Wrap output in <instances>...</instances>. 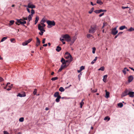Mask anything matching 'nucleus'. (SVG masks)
Returning <instances> with one entry per match:
<instances>
[{"mask_svg": "<svg viewBox=\"0 0 134 134\" xmlns=\"http://www.w3.org/2000/svg\"><path fill=\"white\" fill-rule=\"evenodd\" d=\"M46 21V20L44 18H43L41 20V23H44Z\"/></svg>", "mask_w": 134, "mask_h": 134, "instance_id": "58836bf2", "label": "nucleus"}, {"mask_svg": "<svg viewBox=\"0 0 134 134\" xmlns=\"http://www.w3.org/2000/svg\"><path fill=\"white\" fill-rule=\"evenodd\" d=\"M67 67V66L66 65H61L60 68L59 69L58 71V72H61L62 70L64 69V68Z\"/></svg>", "mask_w": 134, "mask_h": 134, "instance_id": "1a4fd4ad", "label": "nucleus"}, {"mask_svg": "<svg viewBox=\"0 0 134 134\" xmlns=\"http://www.w3.org/2000/svg\"><path fill=\"white\" fill-rule=\"evenodd\" d=\"M104 13H103L100 14L99 15V17H101V16H103V15H104Z\"/></svg>", "mask_w": 134, "mask_h": 134, "instance_id": "bf43d9fd", "label": "nucleus"}, {"mask_svg": "<svg viewBox=\"0 0 134 134\" xmlns=\"http://www.w3.org/2000/svg\"><path fill=\"white\" fill-rule=\"evenodd\" d=\"M39 19V17L38 16H36V18L35 21V25L37 24V23Z\"/></svg>", "mask_w": 134, "mask_h": 134, "instance_id": "b1692460", "label": "nucleus"}, {"mask_svg": "<svg viewBox=\"0 0 134 134\" xmlns=\"http://www.w3.org/2000/svg\"><path fill=\"white\" fill-rule=\"evenodd\" d=\"M41 23V24L42 25V26L43 27H44L46 25L44 24L43 23Z\"/></svg>", "mask_w": 134, "mask_h": 134, "instance_id": "3c124183", "label": "nucleus"}, {"mask_svg": "<svg viewBox=\"0 0 134 134\" xmlns=\"http://www.w3.org/2000/svg\"><path fill=\"white\" fill-rule=\"evenodd\" d=\"M61 62L62 63L63 65H65L66 64L65 60L63 58H62L61 60Z\"/></svg>", "mask_w": 134, "mask_h": 134, "instance_id": "dca6fc26", "label": "nucleus"}, {"mask_svg": "<svg viewBox=\"0 0 134 134\" xmlns=\"http://www.w3.org/2000/svg\"><path fill=\"white\" fill-rule=\"evenodd\" d=\"M96 48L95 47H93L92 48V53H93L94 54L95 53Z\"/></svg>", "mask_w": 134, "mask_h": 134, "instance_id": "c03bdc74", "label": "nucleus"}, {"mask_svg": "<svg viewBox=\"0 0 134 134\" xmlns=\"http://www.w3.org/2000/svg\"><path fill=\"white\" fill-rule=\"evenodd\" d=\"M14 22V20H10L9 21V23L8 24V25L9 26H10L11 25H12L13 24Z\"/></svg>", "mask_w": 134, "mask_h": 134, "instance_id": "4be33fe9", "label": "nucleus"}, {"mask_svg": "<svg viewBox=\"0 0 134 134\" xmlns=\"http://www.w3.org/2000/svg\"><path fill=\"white\" fill-rule=\"evenodd\" d=\"M10 41L12 42L15 43V39L14 38H12L10 40Z\"/></svg>", "mask_w": 134, "mask_h": 134, "instance_id": "de8ad7c7", "label": "nucleus"}, {"mask_svg": "<svg viewBox=\"0 0 134 134\" xmlns=\"http://www.w3.org/2000/svg\"><path fill=\"white\" fill-rule=\"evenodd\" d=\"M62 37L65 39V40L67 42L70 41L71 38L70 36L68 34H65L63 35Z\"/></svg>", "mask_w": 134, "mask_h": 134, "instance_id": "20e7f679", "label": "nucleus"}, {"mask_svg": "<svg viewBox=\"0 0 134 134\" xmlns=\"http://www.w3.org/2000/svg\"><path fill=\"white\" fill-rule=\"evenodd\" d=\"M91 92L92 93H95L96 92H97V89H96L95 90H92V88H91Z\"/></svg>", "mask_w": 134, "mask_h": 134, "instance_id": "e433bc0d", "label": "nucleus"}, {"mask_svg": "<svg viewBox=\"0 0 134 134\" xmlns=\"http://www.w3.org/2000/svg\"><path fill=\"white\" fill-rule=\"evenodd\" d=\"M107 25V24L106 23L104 22L103 23V26L104 27L105 26Z\"/></svg>", "mask_w": 134, "mask_h": 134, "instance_id": "5fc2aeb1", "label": "nucleus"}, {"mask_svg": "<svg viewBox=\"0 0 134 134\" xmlns=\"http://www.w3.org/2000/svg\"><path fill=\"white\" fill-rule=\"evenodd\" d=\"M32 40V38H30L28 40L26 41V42L27 43V44L29 43Z\"/></svg>", "mask_w": 134, "mask_h": 134, "instance_id": "a19ab883", "label": "nucleus"}, {"mask_svg": "<svg viewBox=\"0 0 134 134\" xmlns=\"http://www.w3.org/2000/svg\"><path fill=\"white\" fill-rule=\"evenodd\" d=\"M110 118L108 116H106L105 117L104 119V120H107V121H108L110 120Z\"/></svg>", "mask_w": 134, "mask_h": 134, "instance_id": "cd10ccee", "label": "nucleus"}, {"mask_svg": "<svg viewBox=\"0 0 134 134\" xmlns=\"http://www.w3.org/2000/svg\"><path fill=\"white\" fill-rule=\"evenodd\" d=\"M97 57H96L95 58V59H94V60H93V61H94V62H96V61L97 60Z\"/></svg>", "mask_w": 134, "mask_h": 134, "instance_id": "680f3d73", "label": "nucleus"}, {"mask_svg": "<svg viewBox=\"0 0 134 134\" xmlns=\"http://www.w3.org/2000/svg\"><path fill=\"white\" fill-rule=\"evenodd\" d=\"M87 36L88 38H90L91 37H92V36L90 34H87Z\"/></svg>", "mask_w": 134, "mask_h": 134, "instance_id": "49530a36", "label": "nucleus"}, {"mask_svg": "<svg viewBox=\"0 0 134 134\" xmlns=\"http://www.w3.org/2000/svg\"><path fill=\"white\" fill-rule=\"evenodd\" d=\"M59 90L61 92H62L65 91V89L62 87H60L59 89Z\"/></svg>", "mask_w": 134, "mask_h": 134, "instance_id": "c85d7f7f", "label": "nucleus"}, {"mask_svg": "<svg viewBox=\"0 0 134 134\" xmlns=\"http://www.w3.org/2000/svg\"><path fill=\"white\" fill-rule=\"evenodd\" d=\"M122 33H123L122 32H119L118 33V35H119L120 34H122Z\"/></svg>", "mask_w": 134, "mask_h": 134, "instance_id": "338daca9", "label": "nucleus"}, {"mask_svg": "<svg viewBox=\"0 0 134 134\" xmlns=\"http://www.w3.org/2000/svg\"><path fill=\"white\" fill-rule=\"evenodd\" d=\"M84 100V99L82 100V101L80 103V108H82L83 105L84 104V102H83V100Z\"/></svg>", "mask_w": 134, "mask_h": 134, "instance_id": "a878e982", "label": "nucleus"}, {"mask_svg": "<svg viewBox=\"0 0 134 134\" xmlns=\"http://www.w3.org/2000/svg\"><path fill=\"white\" fill-rule=\"evenodd\" d=\"M44 27H43L40 24H39L38 25V29L40 31L42 29H43Z\"/></svg>", "mask_w": 134, "mask_h": 134, "instance_id": "a211bd4d", "label": "nucleus"}, {"mask_svg": "<svg viewBox=\"0 0 134 134\" xmlns=\"http://www.w3.org/2000/svg\"><path fill=\"white\" fill-rule=\"evenodd\" d=\"M7 38V37H4L1 40V42H2L6 40Z\"/></svg>", "mask_w": 134, "mask_h": 134, "instance_id": "c9c22d12", "label": "nucleus"}, {"mask_svg": "<svg viewBox=\"0 0 134 134\" xmlns=\"http://www.w3.org/2000/svg\"><path fill=\"white\" fill-rule=\"evenodd\" d=\"M19 121L20 122H23L24 120V118H21L19 119Z\"/></svg>", "mask_w": 134, "mask_h": 134, "instance_id": "ea45409f", "label": "nucleus"}, {"mask_svg": "<svg viewBox=\"0 0 134 134\" xmlns=\"http://www.w3.org/2000/svg\"><path fill=\"white\" fill-rule=\"evenodd\" d=\"M31 14H32V15L33 16V15L35 13V10L32 9L31 10Z\"/></svg>", "mask_w": 134, "mask_h": 134, "instance_id": "79ce46f5", "label": "nucleus"}, {"mask_svg": "<svg viewBox=\"0 0 134 134\" xmlns=\"http://www.w3.org/2000/svg\"><path fill=\"white\" fill-rule=\"evenodd\" d=\"M26 21H21V24H26Z\"/></svg>", "mask_w": 134, "mask_h": 134, "instance_id": "864d4df0", "label": "nucleus"}, {"mask_svg": "<svg viewBox=\"0 0 134 134\" xmlns=\"http://www.w3.org/2000/svg\"><path fill=\"white\" fill-rule=\"evenodd\" d=\"M82 75V73L81 72L79 75L78 76V78H79V81H80V78H81V76Z\"/></svg>", "mask_w": 134, "mask_h": 134, "instance_id": "4c0bfd02", "label": "nucleus"}, {"mask_svg": "<svg viewBox=\"0 0 134 134\" xmlns=\"http://www.w3.org/2000/svg\"><path fill=\"white\" fill-rule=\"evenodd\" d=\"M128 31H134V29L132 28V27H131L130 28V29H129L128 30Z\"/></svg>", "mask_w": 134, "mask_h": 134, "instance_id": "f704fd0d", "label": "nucleus"}, {"mask_svg": "<svg viewBox=\"0 0 134 134\" xmlns=\"http://www.w3.org/2000/svg\"><path fill=\"white\" fill-rule=\"evenodd\" d=\"M126 68H124V70H122L123 72L124 73V75H125L126 73Z\"/></svg>", "mask_w": 134, "mask_h": 134, "instance_id": "473e14b6", "label": "nucleus"}, {"mask_svg": "<svg viewBox=\"0 0 134 134\" xmlns=\"http://www.w3.org/2000/svg\"><path fill=\"white\" fill-rule=\"evenodd\" d=\"M76 39V38L75 37H73L72 39L71 40V43H70V45H71L73 44V43L75 41Z\"/></svg>", "mask_w": 134, "mask_h": 134, "instance_id": "9b49d317", "label": "nucleus"}, {"mask_svg": "<svg viewBox=\"0 0 134 134\" xmlns=\"http://www.w3.org/2000/svg\"><path fill=\"white\" fill-rule=\"evenodd\" d=\"M41 32H40L39 33V34L40 35H42L43 33V32L42 31H40Z\"/></svg>", "mask_w": 134, "mask_h": 134, "instance_id": "8fccbe9b", "label": "nucleus"}, {"mask_svg": "<svg viewBox=\"0 0 134 134\" xmlns=\"http://www.w3.org/2000/svg\"><path fill=\"white\" fill-rule=\"evenodd\" d=\"M27 43L26 41L25 42H23L22 43V45L23 46H25L27 44Z\"/></svg>", "mask_w": 134, "mask_h": 134, "instance_id": "a18cd8bd", "label": "nucleus"}, {"mask_svg": "<svg viewBox=\"0 0 134 134\" xmlns=\"http://www.w3.org/2000/svg\"><path fill=\"white\" fill-rule=\"evenodd\" d=\"M133 76L132 75L128 77V81L129 82H131L133 80Z\"/></svg>", "mask_w": 134, "mask_h": 134, "instance_id": "ddd939ff", "label": "nucleus"}, {"mask_svg": "<svg viewBox=\"0 0 134 134\" xmlns=\"http://www.w3.org/2000/svg\"><path fill=\"white\" fill-rule=\"evenodd\" d=\"M85 69V67L84 66H81L80 68V69L82 71V70H84Z\"/></svg>", "mask_w": 134, "mask_h": 134, "instance_id": "09e8293b", "label": "nucleus"}, {"mask_svg": "<svg viewBox=\"0 0 134 134\" xmlns=\"http://www.w3.org/2000/svg\"><path fill=\"white\" fill-rule=\"evenodd\" d=\"M129 8L128 7H125L122 6V8L123 9H124L126 8Z\"/></svg>", "mask_w": 134, "mask_h": 134, "instance_id": "6e6d98bb", "label": "nucleus"}, {"mask_svg": "<svg viewBox=\"0 0 134 134\" xmlns=\"http://www.w3.org/2000/svg\"><path fill=\"white\" fill-rule=\"evenodd\" d=\"M118 105L120 108H121L123 107V104L122 103H121L118 104Z\"/></svg>", "mask_w": 134, "mask_h": 134, "instance_id": "7c9ffc66", "label": "nucleus"}, {"mask_svg": "<svg viewBox=\"0 0 134 134\" xmlns=\"http://www.w3.org/2000/svg\"><path fill=\"white\" fill-rule=\"evenodd\" d=\"M61 98L60 96H59L57 97V98L55 99V101L57 102H59L60 101L59 99Z\"/></svg>", "mask_w": 134, "mask_h": 134, "instance_id": "aec40b11", "label": "nucleus"}, {"mask_svg": "<svg viewBox=\"0 0 134 134\" xmlns=\"http://www.w3.org/2000/svg\"><path fill=\"white\" fill-rule=\"evenodd\" d=\"M46 22L48 24V27L49 28L54 26L55 24V22L54 21L47 20Z\"/></svg>", "mask_w": 134, "mask_h": 134, "instance_id": "7ed1b4c3", "label": "nucleus"}, {"mask_svg": "<svg viewBox=\"0 0 134 134\" xmlns=\"http://www.w3.org/2000/svg\"><path fill=\"white\" fill-rule=\"evenodd\" d=\"M61 48L59 47V46H58L57 47V48L56 49V50L58 52H59L61 50Z\"/></svg>", "mask_w": 134, "mask_h": 134, "instance_id": "6ab92c4d", "label": "nucleus"}, {"mask_svg": "<svg viewBox=\"0 0 134 134\" xmlns=\"http://www.w3.org/2000/svg\"><path fill=\"white\" fill-rule=\"evenodd\" d=\"M3 79L1 77H0V82L3 81Z\"/></svg>", "mask_w": 134, "mask_h": 134, "instance_id": "052dcab7", "label": "nucleus"}, {"mask_svg": "<svg viewBox=\"0 0 134 134\" xmlns=\"http://www.w3.org/2000/svg\"><path fill=\"white\" fill-rule=\"evenodd\" d=\"M33 16L32 15V14H30L29 15L27 18V19H28V20L29 21H30L32 19V16Z\"/></svg>", "mask_w": 134, "mask_h": 134, "instance_id": "393cba45", "label": "nucleus"}, {"mask_svg": "<svg viewBox=\"0 0 134 134\" xmlns=\"http://www.w3.org/2000/svg\"><path fill=\"white\" fill-rule=\"evenodd\" d=\"M104 69V66H102L98 69V70H101L103 71Z\"/></svg>", "mask_w": 134, "mask_h": 134, "instance_id": "2f4dec72", "label": "nucleus"}, {"mask_svg": "<svg viewBox=\"0 0 134 134\" xmlns=\"http://www.w3.org/2000/svg\"><path fill=\"white\" fill-rule=\"evenodd\" d=\"M129 91L126 90L122 94V96L123 97H124L126 96L129 95Z\"/></svg>", "mask_w": 134, "mask_h": 134, "instance_id": "6e6552de", "label": "nucleus"}, {"mask_svg": "<svg viewBox=\"0 0 134 134\" xmlns=\"http://www.w3.org/2000/svg\"><path fill=\"white\" fill-rule=\"evenodd\" d=\"M96 2L97 3L100 5H101L103 4V2H102L101 0H97Z\"/></svg>", "mask_w": 134, "mask_h": 134, "instance_id": "412c9836", "label": "nucleus"}, {"mask_svg": "<svg viewBox=\"0 0 134 134\" xmlns=\"http://www.w3.org/2000/svg\"><path fill=\"white\" fill-rule=\"evenodd\" d=\"M27 11H28V12L29 13H30V9L28 8H27Z\"/></svg>", "mask_w": 134, "mask_h": 134, "instance_id": "69168bd1", "label": "nucleus"}, {"mask_svg": "<svg viewBox=\"0 0 134 134\" xmlns=\"http://www.w3.org/2000/svg\"><path fill=\"white\" fill-rule=\"evenodd\" d=\"M23 19V20H27V17H25V18H24V17H23L22 18Z\"/></svg>", "mask_w": 134, "mask_h": 134, "instance_id": "13d9d810", "label": "nucleus"}, {"mask_svg": "<svg viewBox=\"0 0 134 134\" xmlns=\"http://www.w3.org/2000/svg\"><path fill=\"white\" fill-rule=\"evenodd\" d=\"M93 11L91 10L90 11H89L88 12V13L90 14H91L92 13Z\"/></svg>", "mask_w": 134, "mask_h": 134, "instance_id": "0e129e2a", "label": "nucleus"}, {"mask_svg": "<svg viewBox=\"0 0 134 134\" xmlns=\"http://www.w3.org/2000/svg\"><path fill=\"white\" fill-rule=\"evenodd\" d=\"M45 40H46V39L45 38H44L43 39V40H42V43L43 44L45 42Z\"/></svg>", "mask_w": 134, "mask_h": 134, "instance_id": "4d7b16f0", "label": "nucleus"}, {"mask_svg": "<svg viewBox=\"0 0 134 134\" xmlns=\"http://www.w3.org/2000/svg\"><path fill=\"white\" fill-rule=\"evenodd\" d=\"M106 92L105 96V97L107 98H108L109 97V93L107 91V90H105Z\"/></svg>", "mask_w": 134, "mask_h": 134, "instance_id": "2eb2a0df", "label": "nucleus"}, {"mask_svg": "<svg viewBox=\"0 0 134 134\" xmlns=\"http://www.w3.org/2000/svg\"><path fill=\"white\" fill-rule=\"evenodd\" d=\"M126 27L125 26H120L119 28V29L120 30H122L126 28Z\"/></svg>", "mask_w": 134, "mask_h": 134, "instance_id": "bb28decb", "label": "nucleus"}, {"mask_svg": "<svg viewBox=\"0 0 134 134\" xmlns=\"http://www.w3.org/2000/svg\"><path fill=\"white\" fill-rule=\"evenodd\" d=\"M37 90L36 89H35L34 90V91L33 92V93L34 95H36L37 93Z\"/></svg>", "mask_w": 134, "mask_h": 134, "instance_id": "37998d69", "label": "nucleus"}, {"mask_svg": "<svg viewBox=\"0 0 134 134\" xmlns=\"http://www.w3.org/2000/svg\"><path fill=\"white\" fill-rule=\"evenodd\" d=\"M107 10H106L100 9L99 10H96L94 12L96 13H99L102 12H106Z\"/></svg>", "mask_w": 134, "mask_h": 134, "instance_id": "0eeeda50", "label": "nucleus"}, {"mask_svg": "<svg viewBox=\"0 0 134 134\" xmlns=\"http://www.w3.org/2000/svg\"><path fill=\"white\" fill-rule=\"evenodd\" d=\"M64 57L66 59L69 58V62H71L73 58L71 55L68 52L65 53Z\"/></svg>", "mask_w": 134, "mask_h": 134, "instance_id": "f03ea898", "label": "nucleus"}, {"mask_svg": "<svg viewBox=\"0 0 134 134\" xmlns=\"http://www.w3.org/2000/svg\"><path fill=\"white\" fill-rule=\"evenodd\" d=\"M27 7L28 8H35L36 7V6L35 5L32 4L31 2H29L28 4L27 5Z\"/></svg>", "mask_w": 134, "mask_h": 134, "instance_id": "423d86ee", "label": "nucleus"}, {"mask_svg": "<svg viewBox=\"0 0 134 134\" xmlns=\"http://www.w3.org/2000/svg\"><path fill=\"white\" fill-rule=\"evenodd\" d=\"M134 92L130 91L129 92V95L130 97H133L134 96Z\"/></svg>", "mask_w": 134, "mask_h": 134, "instance_id": "f8f14e48", "label": "nucleus"}, {"mask_svg": "<svg viewBox=\"0 0 134 134\" xmlns=\"http://www.w3.org/2000/svg\"><path fill=\"white\" fill-rule=\"evenodd\" d=\"M97 26L95 24L91 25L89 30V32L93 34L94 33L96 30Z\"/></svg>", "mask_w": 134, "mask_h": 134, "instance_id": "f257e3e1", "label": "nucleus"}, {"mask_svg": "<svg viewBox=\"0 0 134 134\" xmlns=\"http://www.w3.org/2000/svg\"><path fill=\"white\" fill-rule=\"evenodd\" d=\"M36 38L37 40V42L36 46H38L40 44V41L39 38L37 37H36Z\"/></svg>", "mask_w": 134, "mask_h": 134, "instance_id": "9d476101", "label": "nucleus"}, {"mask_svg": "<svg viewBox=\"0 0 134 134\" xmlns=\"http://www.w3.org/2000/svg\"><path fill=\"white\" fill-rule=\"evenodd\" d=\"M17 21L16 22V24L18 25H19V24H18V23H19L20 24H21V21H20V20H19V19H18L17 20Z\"/></svg>", "mask_w": 134, "mask_h": 134, "instance_id": "c756f323", "label": "nucleus"}, {"mask_svg": "<svg viewBox=\"0 0 134 134\" xmlns=\"http://www.w3.org/2000/svg\"><path fill=\"white\" fill-rule=\"evenodd\" d=\"M107 75H105L104 76L103 79V81L105 82H107L106 81V79L107 78Z\"/></svg>", "mask_w": 134, "mask_h": 134, "instance_id": "5701e85b", "label": "nucleus"}, {"mask_svg": "<svg viewBox=\"0 0 134 134\" xmlns=\"http://www.w3.org/2000/svg\"><path fill=\"white\" fill-rule=\"evenodd\" d=\"M58 79V78L57 77H53L52 78L51 80L52 81H55L56 80H57Z\"/></svg>", "mask_w": 134, "mask_h": 134, "instance_id": "72a5a7b5", "label": "nucleus"}, {"mask_svg": "<svg viewBox=\"0 0 134 134\" xmlns=\"http://www.w3.org/2000/svg\"><path fill=\"white\" fill-rule=\"evenodd\" d=\"M26 96L25 93V92H24L23 94H21L20 93H19L17 95V96H19L20 97H24Z\"/></svg>", "mask_w": 134, "mask_h": 134, "instance_id": "4468645a", "label": "nucleus"}, {"mask_svg": "<svg viewBox=\"0 0 134 134\" xmlns=\"http://www.w3.org/2000/svg\"><path fill=\"white\" fill-rule=\"evenodd\" d=\"M59 96H60L59 95V93L58 92H55L54 94V96L55 97H58Z\"/></svg>", "mask_w": 134, "mask_h": 134, "instance_id": "f3484780", "label": "nucleus"}, {"mask_svg": "<svg viewBox=\"0 0 134 134\" xmlns=\"http://www.w3.org/2000/svg\"><path fill=\"white\" fill-rule=\"evenodd\" d=\"M3 133L4 134H10L6 131H3Z\"/></svg>", "mask_w": 134, "mask_h": 134, "instance_id": "603ef678", "label": "nucleus"}, {"mask_svg": "<svg viewBox=\"0 0 134 134\" xmlns=\"http://www.w3.org/2000/svg\"><path fill=\"white\" fill-rule=\"evenodd\" d=\"M116 27H115L111 30V33L114 35H116L118 33V31L116 30Z\"/></svg>", "mask_w": 134, "mask_h": 134, "instance_id": "39448f33", "label": "nucleus"}, {"mask_svg": "<svg viewBox=\"0 0 134 134\" xmlns=\"http://www.w3.org/2000/svg\"><path fill=\"white\" fill-rule=\"evenodd\" d=\"M60 40L62 42V41H64V39L63 38L62 39L60 38Z\"/></svg>", "mask_w": 134, "mask_h": 134, "instance_id": "e2e57ef3", "label": "nucleus"}, {"mask_svg": "<svg viewBox=\"0 0 134 134\" xmlns=\"http://www.w3.org/2000/svg\"><path fill=\"white\" fill-rule=\"evenodd\" d=\"M47 46V44H44L43 45V46L44 47H46V46Z\"/></svg>", "mask_w": 134, "mask_h": 134, "instance_id": "774afa93", "label": "nucleus"}]
</instances>
